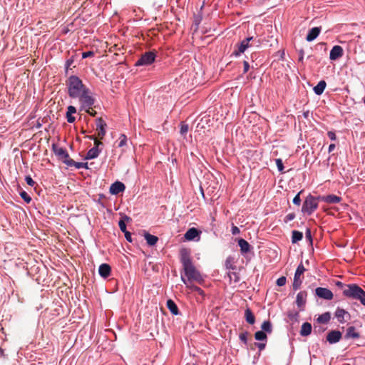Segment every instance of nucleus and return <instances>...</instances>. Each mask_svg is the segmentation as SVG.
<instances>
[{"label":"nucleus","instance_id":"nucleus-27","mask_svg":"<svg viewBox=\"0 0 365 365\" xmlns=\"http://www.w3.org/2000/svg\"><path fill=\"white\" fill-rule=\"evenodd\" d=\"M100 153H101V150L99 148H92L88 151V153L85 157V159L91 160V159L96 158L98 156Z\"/></svg>","mask_w":365,"mask_h":365},{"label":"nucleus","instance_id":"nucleus-38","mask_svg":"<svg viewBox=\"0 0 365 365\" xmlns=\"http://www.w3.org/2000/svg\"><path fill=\"white\" fill-rule=\"evenodd\" d=\"M249 333L247 331L242 332L240 334V339L244 342L245 344H247V336Z\"/></svg>","mask_w":365,"mask_h":365},{"label":"nucleus","instance_id":"nucleus-24","mask_svg":"<svg viewBox=\"0 0 365 365\" xmlns=\"http://www.w3.org/2000/svg\"><path fill=\"white\" fill-rule=\"evenodd\" d=\"M360 337V334L359 332L356 331V329L354 327H349L346 329V333L345 334V338L346 339H358Z\"/></svg>","mask_w":365,"mask_h":365},{"label":"nucleus","instance_id":"nucleus-25","mask_svg":"<svg viewBox=\"0 0 365 365\" xmlns=\"http://www.w3.org/2000/svg\"><path fill=\"white\" fill-rule=\"evenodd\" d=\"M199 235L198 230L195 228L192 227L190 228L185 234V238L187 240H194L197 235Z\"/></svg>","mask_w":365,"mask_h":365},{"label":"nucleus","instance_id":"nucleus-47","mask_svg":"<svg viewBox=\"0 0 365 365\" xmlns=\"http://www.w3.org/2000/svg\"><path fill=\"white\" fill-rule=\"evenodd\" d=\"M93 55H94V53L93 51H87V52H83L82 53V57H83V58H86L88 57L93 56Z\"/></svg>","mask_w":365,"mask_h":365},{"label":"nucleus","instance_id":"nucleus-11","mask_svg":"<svg viewBox=\"0 0 365 365\" xmlns=\"http://www.w3.org/2000/svg\"><path fill=\"white\" fill-rule=\"evenodd\" d=\"M341 339V333L338 330H332L329 331L327 336V340L330 344H334L340 341Z\"/></svg>","mask_w":365,"mask_h":365},{"label":"nucleus","instance_id":"nucleus-32","mask_svg":"<svg viewBox=\"0 0 365 365\" xmlns=\"http://www.w3.org/2000/svg\"><path fill=\"white\" fill-rule=\"evenodd\" d=\"M330 319H331L330 313L325 312V313L319 315L317 320L319 323L327 324V322H329Z\"/></svg>","mask_w":365,"mask_h":365},{"label":"nucleus","instance_id":"nucleus-49","mask_svg":"<svg viewBox=\"0 0 365 365\" xmlns=\"http://www.w3.org/2000/svg\"><path fill=\"white\" fill-rule=\"evenodd\" d=\"M124 234L126 240L128 241L129 242H132L133 240L131 237V233L128 231H126L125 232H124Z\"/></svg>","mask_w":365,"mask_h":365},{"label":"nucleus","instance_id":"nucleus-37","mask_svg":"<svg viewBox=\"0 0 365 365\" xmlns=\"http://www.w3.org/2000/svg\"><path fill=\"white\" fill-rule=\"evenodd\" d=\"M189 127L188 125L182 123L180 124V134L181 135H185L188 131Z\"/></svg>","mask_w":365,"mask_h":365},{"label":"nucleus","instance_id":"nucleus-20","mask_svg":"<svg viewBox=\"0 0 365 365\" xmlns=\"http://www.w3.org/2000/svg\"><path fill=\"white\" fill-rule=\"evenodd\" d=\"M53 150H54V153L56 155H58L59 158H61V159H63V162L66 160H68V159H71L70 157H69V155L68 153H67V151L63 148H57V147H53Z\"/></svg>","mask_w":365,"mask_h":365},{"label":"nucleus","instance_id":"nucleus-33","mask_svg":"<svg viewBox=\"0 0 365 365\" xmlns=\"http://www.w3.org/2000/svg\"><path fill=\"white\" fill-rule=\"evenodd\" d=\"M261 328L262 329V331H263L264 333L267 332V333L270 334L272 331V326L271 322L269 320L264 321L262 323Z\"/></svg>","mask_w":365,"mask_h":365},{"label":"nucleus","instance_id":"nucleus-28","mask_svg":"<svg viewBox=\"0 0 365 365\" xmlns=\"http://www.w3.org/2000/svg\"><path fill=\"white\" fill-rule=\"evenodd\" d=\"M326 86H327V83H326V82L324 80L320 81L317 83V85L314 87V93L317 95H321L324 92V89L326 88Z\"/></svg>","mask_w":365,"mask_h":365},{"label":"nucleus","instance_id":"nucleus-40","mask_svg":"<svg viewBox=\"0 0 365 365\" xmlns=\"http://www.w3.org/2000/svg\"><path fill=\"white\" fill-rule=\"evenodd\" d=\"M118 226H119L120 230L123 232H125L127 231V230H126V225H125V222H124V220H120L119 221V222H118Z\"/></svg>","mask_w":365,"mask_h":365},{"label":"nucleus","instance_id":"nucleus-57","mask_svg":"<svg viewBox=\"0 0 365 365\" xmlns=\"http://www.w3.org/2000/svg\"><path fill=\"white\" fill-rule=\"evenodd\" d=\"M335 148V144H330L329 146V153L332 152Z\"/></svg>","mask_w":365,"mask_h":365},{"label":"nucleus","instance_id":"nucleus-3","mask_svg":"<svg viewBox=\"0 0 365 365\" xmlns=\"http://www.w3.org/2000/svg\"><path fill=\"white\" fill-rule=\"evenodd\" d=\"M343 294L347 297L359 299L365 306V292L357 284H348L343 289Z\"/></svg>","mask_w":365,"mask_h":365},{"label":"nucleus","instance_id":"nucleus-16","mask_svg":"<svg viewBox=\"0 0 365 365\" xmlns=\"http://www.w3.org/2000/svg\"><path fill=\"white\" fill-rule=\"evenodd\" d=\"M98 272L102 277L107 278L110 275L111 267L108 264H102L99 267Z\"/></svg>","mask_w":365,"mask_h":365},{"label":"nucleus","instance_id":"nucleus-13","mask_svg":"<svg viewBox=\"0 0 365 365\" xmlns=\"http://www.w3.org/2000/svg\"><path fill=\"white\" fill-rule=\"evenodd\" d=\"M125 189V185L119 181H116L111 184L110 187V192L112 195H118V193L123 192Z\"/></svg>","mask_w":365,"mask_h":365},{"label":"nucleus","instance_id":"nucleus-31","mask_svg":"<svg viewBox=\"0 0 365 365\" xmlns=\"http://www.w3.org/2000/svg\"><path fill=\"white\" fill-rule=\"evenodd\" d=\"M303 237V233L298 230H293L292 232V242L293 244L297 243V242L302 240Z\"/></svg>","mask_w":365,"mask_h":365},{"label":"nucleus","instance_id":"nucleus-35","mask_svg":"<svg viewBox=\"0 0 365 365\" xmlns=\"http://www.w3.org/2000/svg\"><path fill=\"white\" fill-rule=\"evenodd\" d=\"M127 137L124 134H121L118 140V147L122 148L126 145Z\"/></svg>","mask_w":365,"mask_h":365},{"label":"nucleus","instance_id":"nucleus-43","mask_svg":"<svg viewBox=\"0 0 365 365\" xmlns=\"http://www.w3.org/2000/svg\"><path fill=\"white\" fill-rule=\"evenodd\" d=\"M276 164H277L278 170L279 171H282L283 169H284V165H283L282 160L281 159H277L276 160Z\"/></svg>","mask_w":365,"mask_h":365},{"label":"nucleus","instance_id":"nucleus-61","mask_svg":"<svg viewBox=\"0 0 365 365\" xmlns=\"http://www.w3.org/2000/svg\"><path fill=\"white\" fill-rule=\"evenodd\" d=\"M194 365H196V364H194Z\"/></svg>","mask_w":365,"mask_h":365},{"label":"nucleus","instance_id":"nucleus-10","mask_svg":"<svg viewBox=\"0 0 365 365\" xmlns=\"http://www.w3.org/2000/svg\"><path fill=\"white\" fill-rule=\"evenodd\" d=\"M106 123L102 118H99L96 120V130L98 133V138L101 140L103 139L106 135Z\"/></svg>","mask_w":365,"mask_h":365},{"label":"nucleus","instance_id":"nucleus-26","mask_svg":"<svg viewBox=\"0 0 365 365\" xmlns=\"http://www.w3.org/2000/svg\"><path fill=\"white\" fill-rule=\"evenodd\" d=\"M245 318L246 322L250 324H254L255 322V317L250 308L245 309Z\"/></svg>","mask_w":365,"mask_h":365},{"label":"nucleus","instance_id":"nucleus-29","mask_svg":"<svg viewBox=\"0 0 365 365\" xmlns=\"http://www.w3.org/2000/svg\"><path fill=\"white\" fill-rule=\"evenodd\" d=\"M167 307L173 314L178 315L179 314L178 308L172 299L167 301Z\"/></svg>","mask_w":365,"mask_h":365},{"label":"nucleus","instance_id":"nucleus-5","mask_svg":"<svg viewBox=\"0 0 365 365\" xmlns=\"http://www.w3.org/2000/svg\"><path fill=\"white\" fill-rule=\"evenodd\" d=\"M319 201V196L314 197L309 194L303 203L302 211L309 215H312L317 209Z\"/></svg>","mask_w":365,"mask_h":365},{"label":"nucleus","instance_id":"nucleus-30","mask_svg":"<svg viewBox=\"0 0 365 365\" xmlns=\"http://www.w3.org/2000/svg\"><path fill=\"white\" fill-rule=\"evenodd\" d=\"M144 237L148 245H149L150 246L155 245L158 241V237L150 235V233H145Z\"/></svg>","mask_w":365,"mask_h":365},{"label":"nucleus","instance_id":"nucleus-36","mask_svg":"<svg viewBox=\"0 0 365 365\" xmlns=\"http://www.w3.org/2000/svg\"><path fill=\"white\" fill-rule=\"evenodd\" d=\"M20 195L26 202L29 203L31 201V197L25 191L21 192Z\"/></svg>","mask_w":365,"mask_h":365},{"label":"nucleus","instance_id":"nucleus-60","mask_svg":"<svg viewBox=\"0 0 365 365\" xmlns=\"http://www.w3.org/2000/svg\"><path fill=\"white\" fill-rule=\"evenodd\" d=\"M125 218L126 220H129V217H127V216H125Z\"/></svg>","mask_w":365,"mask_h":365},{"label":"nucleus","instance_id":"nucleus-41","mask_svg":"<svg viewBox=\"0 0 365 365\" xmlns=\"http://www.w3.org/2000/svg\"><path fill=\"white\" fill-rule=\"evenodd\" d=\"M302 192H299L293 199V203L296 205H299L301 203L300 194Z\"/></svg>","mask_w":365,"mask_h":365},{"label":"nucleus","instance_id":"nucleus-55","mask_svg":"<svg viewBox=\"0 0 365 365\" xmlns=\"http://www.w3.org/2000/svg\"><path fill=\"white\" fill-rule=\"evenodd\" d=\"M335 285L341 289H344L346 285L344 284L341 282L337 281L335 282Z\"/></svg>","mask_w":365,"mask_h":365},{"label":"nucleus","instance_id":"nucleus-17","mask_svg":"<svg viewBox=\"0 0 365 365\" xmlns=\"http://www.w3.org/2000/svg\"><path fill=\"white\" fill-rule=\"evenodd\" d=\"M307 297V293L305 291L299 292L297 295L296 303L298 307L301 308L304 307L306 303V298Z\"/></svg>","mask_w":365,"mask_h":365},{"label":"nucleus","instance_id":"nucleus-39","mask_svg":"<svg viewBox=\"0 0 365 365\" xmlns=\"http://www.w3.org/2000/svg\"><path fill=\"white\" fill-rule=\"evenodd\" d=\"M287 279L285 277L282 276L277 279V284L279 287L284 286L286 284Z\"/></svg>","mask_w":365,"mask_h":365},{"label":"nucleus","instance_id":"nucleus-4","mask_svg":"<svg viewBox=\"0 0 365 365\" xmlns=\"http://www.w3.org/2000/svg\"><path fill=\"white\" fill-rule=\"evenodd\" d=\"M259 45V40L257 38L253 36L246 38L240 42V43L236 45L237 49L233 51V54L236 56H240L244 53L245 50L250 47H258Z\"/></svg>","mask_w":365,"mask_h":365},{"label":"nucleus","instance_id":"nucleus-23","mask_svg":"<svg viewBox=\"0 0 365 365\" xmlns=\"http://www.w3.org/2000/svg\"><path fill=\"white\" fill-rule=\"evenodd\" d=\"M312 324L310 323H303L300 330V335L302 336H309L312 332Z\"/></svg>","mask_w":365,"mask_h":365},{"label":"nucleus","instance_id":"nucleus-53","mask_svg":"<svg viewBox=\"0 0 365 365\" xmlns=\"http://www.w3.org/2000/svg\"><path fill=\"white\" fill-rule=\"evenodd\" d=\"M240 230L237 226L233 225L232 227V235H237L240 233Z\"/></svg>","mask_w":365,"mask_h":365},{"label":"nucleus","instance_id":"nucleus-12","mask_svg":"<svg viewBox=\"0 0 365 365\" xmlns=\"http://www.w3.org/2000/svg\"><path fill=\"white\" fill-rule=\"evenodd\" d=\"M344 54V51L341 46L336 45L334 46L329 54V58L332 61L336 60L341 57Z\"/></svg>","mask_w":365,"mask_h":365},{"label":"nucleus","instance_id":"nucleus-7","mask_svg":"<svg viewBox=\"0 0 365 365\" xmlns=\"http://www.w3.org/2000/svg\"><path fill=\"white\" fill-rule=\"evenodd\" d=\"M90 90L87 88L83 94L78 98L83 108H91L95 103V99L90 95Z\"/></svg>","mask_w":365,"mask_h":365},{"label":"nucleus","instance_id":"nucleus-46","mask_svg":"<svg viewBox=\"0 0 365 365\" xmlns=\"http://www.w3.org/2000/svg\"><path fill=\"white\" fill-rule=\"evenodd\" d=\"M86 112L88 113L91 116H96L97 114V112L94 110L92 108H85Z\"/></svg>","mask_w":365,"mask_h":365},{"label":"nucleus","instance_id":"nucleus-8","mask_svg":"<svg viewBox=\"0 0 365 365\" xmlns=\"http://www.w3.org/2000/svg\"><path fill=\"white\" fill-rule=\"evenodd\" d=\"M305 270L306 269H305L304 265L302 264V263H300L297 268V270L295 272L294 277V282H293V284H292L294 290H297L299 289L301 284H302V280L299 278L304 274Z\"/></svg>","mask_w":365,"mask_h":365},{"label":"nucleus","instance_id":"nucleus-42","mask_svg":"<svg viewBox=\"0 0 365 365\" xmlns=\"http://www.w3.org/2000/svg\"><path fill=\"white\" fill-rule=\"evenodd\" d=\"M66 119L67 121L70 123H73L76 120V118L73 115V114H69V113L66 112Z\"/></svg>","mask_w":365,"mask_h":365},{"label":"nucleus","instance_id":"nucleus-48","mask_svg":"<svg viewBox=\"0 0 365 365\" xmlns=\"http://www.w3.org/2000/svg\"><path fill=\"white\" fill-rule=\"evenodd\" d=\"M67 109V112L69 113V114H74L76 113V108L73 106H69Z\"/></svg>","mask_w":365,"mask_h":365},{"label":"nucleus","instance_id":"nucleus-15","mask_svg":"<svg viewBox=\"0 0 365 365\" xmlns=\"http://www.w3.org/2000/svg\"><path fill=\"white\" fill-rule=\"evenodd\" d=\"M181 279L183 283L186 284L187 288H188L191 292H196L197 294L200 295L202 299L205 298V292L201 288L194 284H188L186 279L183 277H181Z\"/></svg>","mask_w":365,"mask_h":365},{"label":"nucleus","instance_id":"nucleus-9","mask_svg":"<svg viewBox=\"0 0 365 365\" xmlns=\"http://www.w3.org/2000/svg\"><path fill=\"white\" fill-rule=\"evenodd\" d=\"M315 294L319 298L327 300H331L333 299L334 297L333 293L331 292V290L324 287H317L315 289Z\"/></svg>","mask_w":365,"mask_h":365},{"label":"nucleus","instance_id":"nucleus-19","mask_svg":"<svg viewBox=\"0 0 365 365\" xmlns=\"http://www.w3.org/2000/svg\"><path fill=\"white\" fill-rule=\"evenodd\" d=\"M321 29L320 27H314L311 30H309L308 34L307 35L306 40L307 41H314L320 34Z\"/></svg>","mask_w":365,"mask_h":365},{"label":"nucleus","instance_id":"nucleus-51","mask_svg":"<svg viewBox=\"0 0 365 365\" xmlns=\"http://www.w3.org/2000/svg\"><path fill=\"white\" fill-rule=\"evenodd\" d=\"M243 66H244L243 72H244V73H245L249 71V68H250L249 63L247 61H245L243 62Z\"/></svg>","mask_w":365,"mask_h":365},{"label":"nucleus","instance_id":"nucleus-50","mask_svg":"<svg viewBox=\"0 0 365 365\" xmlns=\"http://www.w3.org/2000/svg\"><path fill=\"white\" fill-rule=\"evenodd\" d=\"M327 135L331 140H335L336 139V134L333 131H329L327 133Z\"/></svg>","mask_w":365,"mask_h":365},{"label":"nucleus","instance_id":"nucleus-58","mask_svg":"<svg viewBox=\"0 0 365 365\" xmlns=\"http://www.w3.org/2000/svg\"><path fill=\"white\" fill-rule=\"evenodd\" d=\"M73 63V60H68L66 61V66L68 68Z\"/></svg>","mask_w":365,"mask_h":365},{"label":"nucleus","instance_id":"nucleus-56","mask_svg":"<svg viewBox=\"0 0 365 365\" xmlns=\"http://www.w3.org/2000/svg\"><path fill=\"white\" fill-rule=\"evenodd\" d=\"M102 144H103V143H102V142H101L100 140H98V139H97V138H96V139L94 140V145H95V146H94L93 148H98V147H99L101 145H102Z\"/></svg>","mask_w":365,"mask_h":365},{"label":"nucleus","instance_id":"nucleus-6","mask_svg":"<svg viewBox=\"0 0 365 365\" xmlns=\"http://www.w3.org/2000/svg\"><path fill=\"white\" fill-rule=\"evenodd\" d=\"M155 53L153 51L145 52L135 62V66H139L150 65L155 61Z\"/></svg>","mask_w":365,"mask_h":365},{"label":"nucleus","instance_id":"nucleus-21","mask_svg":"<svg viewBox=\"0 0 365 365\" xmlns=\"http://www.w3.org/2000/svg\"><path fill=\"white\" fill-rule=\"evenodd\" d=\"M64 163L68 166H74L75 168L80 169V168H86L88 169V163H77L75 162L73 159H68L64 161Z\"/></svg>","mask_w":365,"mask_h":365},{"label":"nucleus","instance_id":"nucleus-45","mask_svg":"<svg viewBox=\"0 0 365 365\" xmlns=\"http://www.w3.org/2000/svg\"><path fill=\"white\" fill-rule=\"evenodd\" d=\"M294 217H295L294 213H289V214L287 215L286 217H284V222H288L289 221L294 220Z\"/></svg>","mask_w":365,"mask_h":365},{"label":"nucleus","instance_id":"nucleus-52","mask_svg":"<svg viewBox=\"0 0 365 365\" xmlns=\"http://www.w3.org/2000/svg\"><path fill=\"white\" fill-rule=\"evenodd\" d=\"M305 236L307 240H309L311 242H312L311 230L309 229L307 230Z\"/></svg>","mask_w":365,"mask_h":365},{"label":"nucleus","instance_id":"nucleus-44","mask_svg":"<svg viewBox=\"0 0 365 365\" xmlns=\"http://www.w3.org/2000/svg\"><path fill=\"white\" fill-rule=\"evenodd\" d=\"M25 180L26 183L31 187H33L35 185V182L29 175L26 177Z\"/></svg>","mask_w":365,"mask_h":365},{"label":"nucleus","instance_id":"nucleus-18","mask_svg":"<svg viewBox=\"0 0 365 365\" xmlns=\"http://www.w3.org/2000/svg\"><path fill=\"white\" fill-rule=\"evenodd\" d=\"M238 245L240 247V252L242 255L249 252L251 250V246L247 241L241 238L238 240Z\"/></svg>","mask_w":365,"mask_h":365},{"label":"nucleus","instance_id":"nucleus-14","mask_svg":"<svg viewBox=\"0 0 365 365\" xmlns=\"http://www.w3.org/2000/svg\"><path fill=\"white\" fill-rule=\"evenodd\" d=\"M319 199H320L321 201H324L329 204H336L341 200V197L336 196L335 195L319 196Z\"/></svg>","mask_w":365,"mask_h":365},{"label":"nucleus","instance_id":"nucleus-2","mask_svg":"<svg viewBox=\"0 0 365 365\" xmlns=\"http://www.w3.org/2000/svg\"><path fill=\"white\" fill-rule=\"evenodd\" d=\"M66 86L68 96L72 98H78L88 88L76 76H71L66 81Z\"/></svg>","mask_w":365,"mask_h":365},{"label":"nucleus","instance_id":"nucleus-1","mask_svg":"<svg viewBox=\"0 0 365 365\" xmlns=\"http://www.w3.org/2000/svg\"><path fill=\"white\" fill-rule=\"evenodd\" d=\"M180 257L185 274L188 278V280H193L199 284H202L204 282L203 277L192 262L190 250L187 248H182L180 251Z\"/></svg>","mask_w":365,"mask_h":365},{"label":"nucleus","instance_id":"nucleus-34","mask_svg":"<svg viewBox=\"0 0 365 365\" xmlns=\"http://www.w3.org/2000/svg\"><path fill=\"white\" fill-rule=\"evenodd\" d=\"M255 338L257 341H266L267 336L263 331H258L255 334Z\"/></svg>","mask_w":365,"mask_h":365},{"label":"nucleus","instance_id":"nucleus-22","mask_svg":"<svg viewBox=\"0 0 365 365\" xmlns=\"http://www.w3.org/2000/svg\"><path fill=\"white\" fill-rule=\"evenodd\" d=\"M345 316L349 317V314L343 309H341V308L336 309V310L335 312V317L337 318L338 321L340 323H344V322H346V320L344 319Z\"/></svg>","mask_w":365,"mask_h":365},{"label":"nucleus","instance_id":"nucleus-54","mask_svg":"<svg viewBox=\"0 0 365 365\" xmlns=\"http://www.w3.org/2000/svg\"><path fill=\"white\" fill-rule=\"evenodd\" d=\"M255 345L257 346L260 351L263 350L265 348L264 343H255Z\"/></svg>","mask_w":365,"mask_h":365},{"label":"nucleus","instance_id":"nucleus-59","mask_svg":"<svg viewBox=\"0 0 365 365\" xmlns=\"http://www.w3.org/2000/svg\"><path fill=\"white\" fill-rule=\"evenodd\" d=\"M86 138L90 139V140H93V141L97 138L94 135H88V136H86Z\"/></svg>","mask_w":365,"mask_h":365}]
</instances>
